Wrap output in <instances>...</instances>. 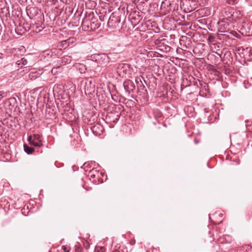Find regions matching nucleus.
Instances as JSON below:
<instances>
[{
  "mask_svg": "<svg viewBox=\"0 0 252 252\" xmlns=\"http://www.w3.org/2000/svg\"><path fill=\"white\" fill-rule=\"evenodd\" d=\"M75 252H83V249L81 247L80 244H78L75 246Z\"/></svg>",
  "mask_w": 252,
  "mask_h": 252,
  "instance_id": "nucleus-21",
  "label": "nucleus"
},
{
  "mask_svg": "<svg viewBox=\"0 0 252 252\" xmlns=\"http://www.w3.org/2000/svg\"><path fill=\"white\" fill-rule=\"evenodd\" d=\"M53 55V53L50 50H46L43 52L40 56V57L41 58V60H44L48 61L51 58L52 56Z\"/></svg>",
  "mask_w": 252,
  "mask_h": 252,
  "instance_id": "nucleus-10",
  "label": "nucleus"
},
{
  "mask_svg": "<svg viewBox=\"0 0 252 252\" xmlns=\"http://www.w3.org/2000/svg\"><path fill=\"white\" fill-rule=\"evenodd\" d=\"M36 10L35 8L31 7L27 11V14L29 15L30 14L34 12V15L36 14L35 11Z\"/></svg>",
  "mask_w": 252,
  "mask_h": 252,
  "instance_id": "nucleus-23",
  "label": "nucleus"
},
{
  "mask_svg": "<svg viewBox=\"0 0 252 252\" xmlns=\"http://www.w3.org/2000/svg\"><path fill=\"white\" fill-rule=\"evenodd\" d=\"M117 71L119 75L122 77H126L131 74L130 65L127 63H120L117 67Z\"/></svg>",
  "mask_w": 252,
  "mask_h": 252,
  "instance_id": "nucleus-1",
  "label": "nucleus"
},
{
  "mask_svg": "<svg viewBox=\"0 0 252 252\" xmlns=\"http://www.w3.org/2000/svg\"><path fill=\"white\" fill-rule=\"evenodd\" d=\"M89 23H90L91 26H92L93 25H95V26L94 28V29H97L100 27V25L99 24H94V22L92 23L91 22L88 21L87 19H84L83 20L82 24L84 25H86V26L88 28H89Z\"/></svg>",
  "mask_w": 252,
  "mask_h": 252,
  "instance_id": "nucleus-13",
  "label": "nucleus"
},
{
  "mask_svg": "<svg viewBox=\"0 0 252 252\" xmlns=\"http://www.w3.org/2000/svg\"><path fill=\"white\" fill-rule=\"evenodd\" d=\"M94 58L98 63L106 64L109 62V58L106 54H100L94 55Z\"/></svg>",
  "mask_w": 252,
  "mask_h": 252,
  "instance_id": "nucleus-3",
  "label": "nucleus"
},
{
  "mask_svg": "<svg viewBox=\"0 0 252 252\" xmlns=\"http://www.w3.org/2000/svg\"><path fill=\"white\" fill-rule=\"evenodd\" d=\"M24 149L25 152L28 154H31L34 151V150L33 148L30 147L26 144L24 145Z\"/></svg>",
  "mask_w": 252,
  "mask_h": 252,
  "instance_id": "nucleus-16",
  "label": "nucleus"
},
{
  "mask_svg": "<svg viewBox=\"0 0 252 252\" xmlns=\"http://www.w3.org/2000/svg\"><path fill=\"white\" fill-rule=\"evenodd\" d=\"M137 16H138V18H137L136 17V16H132V17H131L132 19H133L134 20H135V23H138L140 20L141 19V18H140V17L139 16H138V15H137Z\"/></svg>",
  "mask_w": 252,
  "mask_h": 252,
  "instance_id": "nucleus-25",
  "label": "nucleus"
},
{
  "mask_svg": "<svg viewBox=\"0 0 252 252\" xmlns=\"http://www.w3.org/2000/svg\"><path fill=\"white\" fill-rule=\"evenodd\" d=\"M62 249L63 250V252H69L70 251V249L65 246H63Z\"/></svg>",
  "mask_w": 252,
  "mask_h": 252,
  "instance_id": "nucleus-28",
  "label": "nucleus"
},
{
  "mask_svg": "<svg viewBox=\"0 0 252 252\" xmlns=\"http://www.w3.org/2000/svg\"><path fill=\"white\" fill-rule=\"evenodd\" d=\"M237 252H252V248L249 245H244L237 249Z\"/></svg>",
  "mask_w": 252,
  "mask_h": 252,
  "instance_id": "nucleus-11",
  "label": "nucleus"
},
{
  "mask_svg": "<svg viewBox=\"0 0 252 252\" xmlns=\"http://www.w3.org/2000/svg\"><path fill=\"white\" fill-rule=\"evenodd\" d=\"M171 1L170 0H164L162 1L160 9L163 10V13L164 14H166L169 13L171 10Z\"/></svg>",
  "mask_w": 252,
  "mask_h": 252,
  "instance_id": "nucleus-6",
  "label": "nucleus"
},
{
  "mask_svg": "<svg viewBox=\"0 0 252 252\" xmlns=\"http://www.w3.org/2000/svg\"><path fill=\"white\" fill-rule=\"evenodd\" d=\"M60 69H61V67L58 66L57 67L53 68L51 70V72H52V74H56L58 72V70H59V71L60 70Z\"/></svg>",
  "mask_w": 252,
  "mask_h": 252,
  "instance_id": "nucleus-22",
  "label": "nucleus"
},
{
  "mask_svg": "<svg viewBox=\"0 0 252 252\" xmlns=\"http://www.w3.org/2000/svg\"><path fill=\"white\" fill-rule=\"evenodd\" d=\"M123 86L126 91L128 93L133 92L135 88L134 83L130 80H126L124 82Z\"/></svg>",
  "mask_w": 252,
  "mask_h": 252,
  "instance_id": "nucleus-5",
  "label": "nucleus"
},
{
  "mask_svg": "<svg viewBox=\"0 0 252 252\" xmlns=\"http://www.w3.org/2000/svg\"><path fill=\"white\" fill-rule=\"evenodd\" d=\"M30 29L33 32L38 33L40 32L43 29V28L41 26L33 25L31 26Z\"/></svg>",
  "mask_w": 252,
  "mask_h": 252,
  "instance_id": "nucleus-14",
  "label": "nucleus"
},
{
  "mask_svg": "<svg viewBox=\"0 0 252 252\" xmlns=\"http://www.w3.org/2000/svg\"><path fill=\"white\" fill-rule=\"evenodd\" d=\"M94 84L92 83V81L86 82L85 86V92L86 94H92L94 92Z\"/></svg>",
  "mask_w": 252,
  "mask_h": 252,
  "instance_id": "nucleus-8",
  "label": "nucleus"
},
{
  "mask_svg": "<svg viewBox=\"0 0 252 252\" xmlns=\"http://www.w3.org/2000/svg\"><path fill=\"white\" fill-rule=\"evenodd\" d=\"M72 56H73L72 54H71V56H67V55L64 56L62 58V62L65 64H68V63H70V62H71V61L73 58V57Z\"/></svg>",
  "mask_w": 252,
  "mask_h": 252,
  "instance_id": "nucleus-12",
  "label": "nucleus"
},
{
  "mask_svg": "<svg viewBox=\"0 0 252 252\" xmlns=\"http://www.w3.org/2000/svg\"><path fill=\"white\" fill-rule=\"evenodd\" d=\"M48 1H50V2H54L55 1H56L57 0H48Z\"/></svg>",
  "mask_w": 252,
  "mask_h": 252,
  "instance_id": "nucleus-30",
  "label": "nucleus"
},
{
  "mask_svg": "<svg viewBox=\"0 0 252 252\" xmlns=\"http://www.w3.org/2000/svg\"><path fill=\"white\" fill-rule=\"evenodd\" d=\"M40 135L38 134H34L33 137L29 136L28 139L30 144L35 147H40L42 145V141L40 139Z\"/></svg>",
  "mask_w": 252,
  "mask_h": 252,
  "instance_id": "nucleus-2",
  "label": "nucleus"
},
{
  "mask_svg": "<svg viewBox=\"0 0 252 252\" xmlns=\"http://www.w3.org/2000/svg\"><path fill=\"white\" fill-rule=\"evenodd\" d=\"M73 38H69L67 40L62 41L61 43V46L64 48H67L69 45V43L73 42Z\"/></svg>",
  "mask_w": 252,
  "mask_h": 252,
  "instance_id": "nucleus-15",
  "label": "nucleus"
},
{
  "mask_svg": "<svg viewBox=\"0 0 252 252\" xmlns=\"http://www.w3.org/2000/svg\"><path fill=\"white\" fill-rule=\"evenodd\" d=\"M104 18H105V16H99V19L102 21H104Z\"/></svg>",
  "mask_w": 252,
  "mask_h": 252,
  "instance_id": "nucleus-29",
  "label": "nucleus"
},
{
  "mask_svg": "<svg viewBox=\"0 0 252 252\" xmlns=\"http://www.w3.org/2000/svg\"><path fill=\"white\" fill-rule=\"evenodd\" d=\"M143 81L146 84V81L144 79V78L142 76H137L135 77V81L136 84H139L141 82Z\"/></svg>",
  "mask_w": 252,
  "mask_h": 252,
  "instance_id": "nucleus-18",
  "label": "nucleus"
},
{
  "mask_svg": "<svg viewBox=\"0 0 252 252\" xmlns=\"http://www.w3.org/2000/svg\"><path fill=\"white\" fill-rule=\"evenodd\" d=\"M84 246L85 248H86V249H88L90 247V244L89 242L87 240H85L83 242Z\"/></svg>",
  "mask_w": 252,
  "mask_h": 252,
  "instance_id": "nucleus-26",
  "label": "nucleus"
},
{
  "mask_svg": "<svg viewBox=\"0 0 252 252\" xmlns=\"http://www.w3.org/2000/svg\"><path fill=\"white\" fill-rule=\"evenodd\" d=\"M137 86L138 89L141 90H143L145 88V86L143 84V81L141 82L139 84L138 83V84H137Z\"/></svg>",
  "mask_w": 252,
  "mask_h": 252,
  "instance_id": "nucleus-24",
  "label": "nucleus"
},
{
  "mask_svg": "<svg viewBox=\"0 0 252 252\" xmlns=\"http://www.w3.org/2000/svg\"><path fill=\"white\" fill-rule=\"evenodd\" d=\"M120 22L121 19L120 17L116 15L114 13H112L109 18L108 23L116 26Z\"/></svg>",
  "mask_w": 252,
  "mask_h": 252,
  "instance_id": "nucleus-7",
  "label": "nucleus"
},
{
  "mask_svg": "<svg viewBox=\"0 0 252 252\" xmlns=\"http://www.w3.org/2000/svg\"><path fill=\"white\" fill-rule=\"evenodd\" d=\"M94 252H105V249L103 247L96 246Z\"/></svg>",
  "mask_w": 252,
  "mask_h": 252,
  "instance_id": "nucleus-19",
  "label": "nucleus"
},
{
  "mask_svg": "<svg viewBox=\"0 0 252 252\" xmlns=\"http://www.w3.org/2000/svg\"><path fill=\"white\" fill-rule=\"evenodd\" d=\"M232 241V237L229 235H223L220 237L219 239V241L221 245H218L217 244L214 247H220V249H223L221 247L224 244H230Z\"/></svg>",
  "mask_w": 252,
  "mask_h": 252,
  "instance_id": "nucleus-4",
  "label": "nucleus"
},
{
  "mask_svg": "<svg viewBox=\"0 0 252 252\" xmlns=\"http://www.w3.org/2000/svg\"><path fill=\"white\" fill-rule=\"evenodd\" d=\"M238 0H226V3L229 5H235L237 3Z\"/></svg>",
  "mask_w": 252,
  "mask_h": 252,
  "instance_id": "nucleus-20",
  "label": "nucleus"
},
{
  "mask_svg": "<svg viewBox=\"0 0 252 252\" xmlns=\"http://www.w3.org/2000/svg\"><path fill=\"white\" fill-rule=\"evenodd\" d=\"M5 104L9 107V109L16 107L17 100L15 97H10L6 101Z\"/></svg>",
  "mask_w": 252,
  "mask_h": 252,
  "instance_id": "nucleus-9",
  "label": "nucleus"
},
{
  "mask_svg": "<svg viewBox=\"0 0 252 252\" xmlns=\"http://www.w3.org/2000/svg\"><path fill=\"white\" fill-rule=\"evenodd\" d=\"M28 63V61L25 58H22L21 60L17 61V64L18 65H25Z\"/></svg>",
  "mask_w": 252,
  "mask_h": 252,
  "instance_id": "nucleus-17",
  "label": "nucleus"
},
{
  "mask_svg": "<svg viewBox=\"0 0 252 252\" xmlns=\"http://www.w3.org/2000/svg\"><path fill=\"white\" fill-rule=\"evenodd\" d=\"M5 96H6V93L0 91V101L1 100L2 98H3Z\"/></svg>",
  "mask_w": 252,
  "mask_h": 252,
  "instance_id": "nucleus-27",
  "label": "nucleus"
}]
</instances>
